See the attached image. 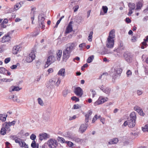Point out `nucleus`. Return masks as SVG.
<instances>
[{"mask_svg": "<svg viewBox=\"0 0 148 148\" xmlns=\"http://www.w3.org/2000/svg\"><path fill=\"white\" fill-rule=\"evenodd\" d=\"M55 58L53 56H49L47 59V61L45 64V67H47L51 64L54 62Z\"/></svg>", "mask_w": 148, "mask_h": 148, "instance_id": "obj_6", "label": "nucleus"}, {"mask_svg": "<svg viewBox=\"0 0 148 148\" xmlns=\"http://www.w3.org/2000/svg\"><path fill=\"white\" fill-rule=\"evenodd\" d=\"M7 130L4 127H2L0 131V134L3 135H5L6 133Z\"/></svg>", "mask_w": 148, "mask_h": 148, "instance_id": "obj_32", "label": "nucleus"}, {"mask_svg": "<svg viewBox=\"0 0 148 148\" xmlns=\"http://www.w3.org/2000/svg\"><path fill=\"white\" fill-rule=\"evenodd\" d=\"M38 104L41 106H43L44 103L42 100L40 98H38Z\"/></svg>", "mask_w": 148, "mask_h": 148, "instance_id": "obj_43", "label": "nucleus"}, {"mask_svg": "<svg viewBox=\"0 0 148 148\" xmlns=\"http://www.w3.org/2000/svg\"><path fill=\"white\" fill-rule=\"evenodd\" d=\"M92 113V112L91 110H89L87 114L85 115V117L86 118H89V116H90Z\"/></svg>", "mask_w": 148, "mask_h": 148, "instance_id": "obj_41", "label": "nucleus"}, {"mask_svg": "<svg viewBox=\"0 0 148 148\" xmlns=\"http://www.w3.org/2000/svg\"><path fill=\"white\" fill-rule=\"evenodd\" d=\"M58 141L60 142L61 143H64L65 142V140L63 138L60 137H58Z\"/></svg>", "mask_w": 148, "mask_h": 148, "instance_id": "obj_40", "label": "nucleus"}, {"mask_svg": "<svg viewBox=\"0 0 148 148\" xmlns=\"http://www.w3.org/2000/svg\"><path fill=\"white\" fill-rule=\"evenodd\" d=\"M135 121L128 118L127 120L124 122L123 125L124 126L128 125L129 127L132 128L135 126Z\"/></svg>", "mask_w": 148, "mask_h": 148, "instance_id": "obj_4", "label": "nucleus"}, {"mask_svg": "<svg viewBox=\"0 0 148 148\" xmlns=\"http://www.w3.org/2000/svg\"><path fill=\"white\" fill-rule=\"evenodd\" d=\"M21 147H24L25 148H28V146L27 144L24 142L22 139L19 141V143H18Z\"/></svg>", "mask_w": 148, "mask_h": 148, "instance_id": "obj_20", "label": "nucleus"}, {"mask_svg": "<svg viewBox=\"0 0 148 148\" xmlns=\"http://www.w3.org/2000/svg\"><path fill=\"white\" fill-rule=\"evenodd\" d=\"M5 23H2L1 24V29H2V28H5L6 27V26L5 25H4Z\"/></svg>", "mask_w": 148, "mask_h": 148, "instance_id": "obj_56", "label": "nucleus"}, {"mask_svg": "<svg viewBox=\"0 0 148 148\" xmlns=\"http://www.w3.org/2000/svg\"><path fill=\"white\" fill-rule=\"evenodd\" d=\"M79 8V6L78 5H77L74 7L73 8L74 9V12H76L77 11L78 9Z\"/></svg>", "mask_w": 148, "mask_h": 148, "instance_id": "obj_53", "label": "nucleus"}, {"mask_svg": "<svg viewBox=\"0 0 148 148\" xmlns=\"http://www.w3.org/2000/svg\"><path fill=\"white\" fill-rule=\"evenodd\" d=\"M10 60V58H8L5 59L4 60V62L5 64H7L8 63Z\"/></svg>", "mask_w": 148, "mask_h": 148, "instance_id": "obj_51", "label": "nucleus"}, {"mask_svg": "<svg viewBox=\"0 0 148 148\" xmlns=\"http://www.w3.org/2000/svg\"><path fill=\"white\" fill-rule=\"evenodd\" d=\"M10 138L15 140V143H19V141L21 140V138H18L16 136L14 135H12L10 136Z\"/></svg>", "mask_w": 148, "mask_h": 148, "instance_id": "obj_27", "label": "nucleus"}, {"mask_svg": "<svg viewBox=\"0 0 148 148\" xmlns=\"http://www.w3.org/2000/svg\"><path fill=\"white\" fill-rule=\"evenodd\" d=\"M72 23V22L71 21L69 23L65 31V34H68L72 31L73 28Z\"/></svg>", "mask_w": 148, "mask_h": 148, "instance_id": "obj_15", "label": "nucleus"}, {"mask_svg": "<svg viewBox=\"0 0 148 148\" xmlns=\"http://www.w3.org/2000/svg\"><path fill=\"white\" fill-rule=\"evenodd\" d=\"M69 90L67 89H65L63 92V95L64 97H65L66 96L67 94L69 93Z\"/></svg>", "mask_w": 148, "mask_h": 148, "instance_id": "obj_42", "label": "nucleus"}, {"mask_svg": "<svg viewBox=\"0 0 148 148\" xmlns=\"http://www.w3.org/2000/svg\"><path fill=\"white\" fill-rule=\"evenodd\" d=\"M12 99L14 102H16L18 103L19 102V100L18 99L17 96L14 95Z\"/></svg>", "mask_w": 148, "mask_h": 148, "instance_id": "obj_44", "label": "nucleus"}, {"mask_svg": "<svg viewBox=\"0 0 148 148\" xmlns=\"http://www.w3.org/2000/svg\"><path fill=\"white\" fill-rule=\"evenodd\" d=\"M76 118V116L75 115H74L72 117L70 116L69 118V120L71 121L74 119H75Z\"/></svg>", "mask_w": 148, "mask_h": 148, "instance_id": "obj_58", "label": "nucleus"}, {"mask_svg": "<svg viewBox=\"0 0 148 148\" xmlns=\"http://www.w3.org/2000/svg\"><path fill=\"white\" fill-rule=\"evenodd\" d=\"M103 92L109 95L110 93V89L108 87L104 89Z\"/></svg>", "mask_w": 148, "mask_h": 148, "instance_id": "obj_36", "label": "nucleus"}, {"mask_svg": "<svg viewBox=\"0 0 148 148\" xmlns=\"http://www.w3.org/2000/svg\"><path fill=\"white\" fill-rule=\"evenodd\" d=\"M35 57L34 52L32 51L30 53L29 55L27 57L26 59V61L28 63L31 62L35 59Z\"/></svg>", "mask_w": 148, "mask_h": 148, "instance_id": "obj_8", "label": "nucleus"}, {"mask_svg": "<svg viewBox=\"0 0 148 148\" xmlns=\"http://www.w3.org/2000/svg\"><path fill=\"white\" fill-rule=\"evenodd\" d=\"M58 75L63 77L65 76V70L64 68H62L60 69L58 73Z\"/></svg>", "mask_w": 148, "mask_h": 148, "instance_id": "obj_24", "label": "nucleus"}, {"mask_svg": "<svg viewBox=\"0 0 148 148\" xmlns=\"http://www.w3.org/2000/svg\"><path fill=\"white\" fill-rule=\"evenodd\" d=\"M48 144L50 148H56L57 145V143L55 139H50L48 141Z\"/></svg>", "mask_w": 148, "mask_h": 148, "instance_id": "obj_5", "label": "nucleus"}, {"mask_svg": "<svg viewBox=\"0 0 148 148\" xmlns=\"http://www.w3.org/2000/svg\"><path fill=\"white\" fill-rule=\"evenodd\" d=\"M97 116H98L96 114L95 115V116L93 118L92 120V123H94L95 122V121L97 120Z\"/></svg>", "mask_w": 148, "mask_h": 148, "instance_id": "obj_50", "label": "nucleus"}, {"mask_svg": "<svg viewBox=\"0 0 148 148\" xmlns=\"http://www.w3.org/2000/svg\"><path fill=\"white\" fill-rule=\"evenodd\" d=\"M10 36L8 34H7L2 38L1 42H5L10 41Z\"/></svg>", "mask_w": 148, "mask_h": 148, "instance_id": "obj_16", "label": "nucleus"}, {"mask_svg": "<svg viewBox=\"0 0 148 148\" xmlns=\"http://www.w3.org/2000/svg\"><path fill=\"white\" fill-rule=\"evenodd\" d=\"M66 143H67L68 145L70 147H72L73 145V143L70 141H68Z\"/></svg>", "mask_w": 148, "mask_h": 148, "instance_id": "obj_48", "label": "nucleus"}, {"mask_svg": "<svg viewBox=\"0 0 148 148\" xmlns=\"http://www.w3.org/2000/svg\"><path fill=\"white\" fill-rule=\"evenodd\" d=\"M56 80L54 78L50 79L46 84V87L49 89H52L54 87V85L58 86L60 85L61 82V79L60 78L58 77L57 82L56 83Z\"/></svg>", "mask_w": 148, "mask_h": 148, "instance_id": "obj_3", "label": "nucleus"}, {"mask_svg": "<svg viewBox=\"0 0 148 148\" xmlns=\"http://www.w3.org/2000/svg\"><path fill=\"white\" fill-rule=\"evenodd\" d=\"M90 91L92 92V97L93 98L95 97V95H96V92L95 90L93 89H91Z\"/></svg>", "mask_w": 148, "mask_h": 148, "instance_id": "obj_55", "label": "nucleus"}, {"mask_svg": "<svg viewBox=\"0 0 148 148\" xmlns=\"http://www.w3.org/2000/svg\"><path fill=\"white\" fill-rule=\"evenodd\" d=\"M114 73L112 72L110 73V75L112 77L116 76V75L120 74L122 72V69L120 68H115L114 69Z\"/></svg>", "mask_w": 148, "mask_h": 148, "instance_id": "obj_9", "label": "nucleus"}, {"mask_svg": "<svg viewBox=\"0 0 148 148\" xmlns=\"http://www.w3.org/2000/svg\"><path fill=\"white\" fill-rule=\"evenodd\" d=\"M123 57L127 62H130L132 59V56L130 52L126 51L123 54Z\"/></svg>", "mask_w": 148, "mask_h": 148, "instance_id": "obj_11", "label": "nucleus"}, {"mask_svg": "<svg viewBox=\"0 0 148 148\" xmlns=\"http://www.w3.org/2000/svg\"><path fill=\"white\" fill-rule=\"evenodd\" d=\"M143 3L144 2L143 0L138 1L136 3V10L141 9L143 5Z\"/></svg>", "mask_w": 148, "mask_h": 148, "instance_id": "obj_21", "label": "nucleus"}, {"mask_svg": "<svg viewBox=\"0 0 148 148\" xmlns=\"http://www.w3.org/2000/svg\"><path fill=\"white\" fill-rule=\"evenodd\" d=\"M71 99L72 100L75 101L76 102L79 101V99L75 96L72 97L71 98Z\"/></svg>", "mask_w": 148, "mask_h": 148, "instance_id": "obj_46", "label": "nucleus"}, {"mask_svg": "<svg viewBox=\"0 0 148 148\" xmlns=\"http://www.w3.org/2000/svg\"><path fill=\"white\" fill-rule=\"evenodd\" d=\"M87 125V124H86L81 125L79 128V132L81 133H84L87 129V126H86Z\"/></svg>", "mask_w": 148, "mask_h": 148, "instance_id": "obj_19", "label": "nucleus"}, {"mask_svg": "<svg viewBox=\"0 0 148 148\" xmlns=\"http://www.w3.org/2000/svg\"><path fill=\"white\" fill-rule=\"evenodd\" d=\"M118 142V139L115 138L110 140L109 142V143L110 144H116Z\"/></svg>", "mask_w": 148, "mask_h": 148, "instance_id": "obj_28", "label": "nucleus"}, {"mask_svg": "<svg viewBox=\"0 0 148 148\" xmlns=\"http://www.w3.org/2000/svg\"><path fill=\"white\" fill-rule=\"evenodd\" d=\"M21 7V5L20 3H17L15 5L14 8H11L10 9V11L12 12H13L15 10H17Z\"/></svg>", "mask_w": 148, "mask_h": 148, "instance_id": "obj_22", "label": "nucleus"}, {"mask_svg": "<svg viewBox=\"0 0 148 148\" xmlns=\"http://www.w3.org/2000/svg\"><path fill=\"white\" fill-rule=\"evenodd\" d=\"M136 40V38L135 36H133L131 39V41L133 42H135Z\"/></svg>", "mask_w": 148, "mask_h": 148, "instance_id": "obj_62", "label": "nucleus"}, {"mask_svg": "<svg viewBox=\"0 0 148 148\" xmlns=\"http://www.w3.org/2000/svg\"><path fill=\"white\" fill-rule=\"evenodd\" d=\"M36 137V136L34 134H32L30 136V138L33 140L35 139Z\"/></svg>", "mask_w": 148, "mask_h": 148, "instance_id": "obj_47", "label": "nucleus"}, {"mask_svg": "<svg viewBox=\"0 0 148 148\" xmlns=\"http://www.w3.org/2000/svg\"><path fill=\"white\" fill-rule=\"evenodd\" d=\"M94 56L93 55L89 57L87 60V62L88 63H91L94 59Z\"/></svg>", "mask_w": 148, "mask_h": 148, "instance_id": "obj_34", "label": "nucleus"}, {"mask_svg": "<svg viewBox=\"0 0 148 148\" xmlns=\"http://www.w3.org/2000/svg\"><path fill=\"white\" fill-rule=\"evenodd\" d=\"M134 109L140 115L143 116L145 114L143 112V110L141 108L139 107L136 106L134 107Z\"/></svg>", "mask_w": 148, "mask_h": 148, "instance_id": "obj_17", "label": "nucleus"}, {"mask_svg": "<svg viewBox=\"0 0 148 148\" xmlns=\"http://www.w3.org/2000/svg\"><path fill=\"white\" fill-rule=\"evenodd\" d=\"M108 98L107 97L105 98L102 97H100L94 103L95 106L103 103L108 101Z\"/></svg>", "mask_w": 148, "mask_h": 148, "instance_id": "obj_7", "label": "nucleus"}, {"mask_svg": "<svg viewBox=\"0 0 148 148\" xmlns=\"http://www.w3.org/2000/svg\"><path fill=\"white\" fill-rule=\"evenodd\" d=\"M20 51V46L18 45L15 46L13 48L12 53L14 54H16Z\"/></svg>", "mask_w": 148, "mask_h": 148, "instance_id": "obj_18", "label": "nucleus"}, {"mask_svg": "<svg viewBox=\"0 0 148 148\" xmlns=\"http://www.w3.org/2000/svg\"><path fill=\"white\" fill-rule=\"evenodd\" d=\"M75 136V135H73L72 134H71L69 133H68L67 134L68 137L70 139H71L72 140H73Z\"/></svg>", "mask_w": 148, "mask_h": 148, "instance_id": "obj_39", "label": "nucleus"}, {"mask_svg": "<svg viewBox=\"0 0 148 148\" xmlns=\"http://www.w3.org/2000/svg\"><path fill=\"white\" fill-rule=\"evenodd\" d=\"M76 45L75 43L70 42L66 45L65 49L63 52L62 59L64 62H66L71 56V53L75 49Z\"/></svg>", "mask_w": 148, "mask_h": 148, "instance_id": "obj_1", "label": "nucleus"}, {"mask_svg": "<svg viewBox=\"0 0 148 148\" xmlns=\"http://www.w3.org/2000/svg\"><path fill=\"white\" fill-rule=\"evenodd\" d=\"M141 44H142V45H143L145 47H147L148 46V45L147 44L146 42L144 41L142 42Z\"/></svg>", "mask_w": 148, "mask_h": 148, "instance_id": "obj_59", "label": "nucleus"}, {"mask_svg": "<svg viewBox=\"0 0 148 148\" xmlns=\"http://www.w3.org/2000/svg\"><path fill=\"white\" fill-rule=\"evenodd\" d=\"M81 108V106H79L78 104L77 105H74L73 106V108L74 109H79Z\"/></svg>", "mask_w": 148, "mask_h": 148, "instance_id": "obj_49", "label": "nucleus"}, {"mask_svg": "<svg viewBox=\"0 0 148 148\" xmlns=\"http://www.w3.org/2000/svg\"><path fill=\"white\" fill-rule=\"evenodd\" d=\"M102 9L103 10L104 13L101 12L100 14L103 15L104 14L107 13L108 10V8L106 6H103L102 7Z\"/></svg>", "mask_w": 148, "mask_h": 148, "instance_id": "obj_29", "label": "nucleus"}, {"mask_svg": "<svg viewBox=\"0 0 148 148\" xmlns=\"http://www.w3.org/2000/svg\"><path fill=\"white\" fill-rule=\"evenodd\" d=\"M93 34V32L92 31H90L88 38V40L90 42L92 40Z\"/></svg>", "mask_w": 148, "mask_h": 148, "instance_id": "obj_31", "label": "nucleus"}, {"mask_svg": "<svg viewBox=\"0 0 148 148\" xmlns=\"http://www.w3.org/2000/svg\"><path fill=\"white\" fill-rule=\"evenodd\" d=\"M62 51L61 50H59L56 53L57 58L58 60L60 61L62 55Z\"/></svg>", "mask_w": 148, "mask_h": 148, "instance_id": "obj_26", "label": "nucleus"}, {"mask_svg": "<svg viewBox=\"0 0 148 148\" xmlns=\"http://www.w3.org/2000/svg\"><path fill=\"white\" fill-rule=\"evenodd\" d=\"M143 93L142 90H138L137 91V94L138 95H141Z\"/></svg>", "mask_w": 148, "mask_h": 148, "instance_id": "obj_63", "label": "nucleus"}, {"mask_svg": "<svg viewBox=\"0 0 148 148\" xmlns=\"http://www.w3.org/2000/svg\"><path fill=\"white\" fill-rule=\"evenodd\" d=\"M45 20V18L42 15L39 16L38 18V23L40 27H41L42 29H43L45 28V27L44 25Z\"/></svg>", "mask_w": 148, "mask_h": 148, "instance_id": "obj_10", "label": "nucleus"}, {"mask_svg": "<svg viewBox=\"0 0 148 148\" xmlns=\"http://www.w3.org/2000/svg\"><path fill=\"white\" fill-rule=\"evenodd\" d=\"M74 92L79 97H81L83 94V91L82 89L80 87L76 88Z\"/></svg>", "mask_w": 148, "mask_h": 148, "instance_id": "obj_12", "label": "nucleus"}, {"mask_svg": "<svg viewBox=\"0 0 148 148\" xmlns=\"http://www.w3.org/2000/svg\"><path fill=\"white\" fill-rule=\"evenodd\" d=\"M6 71H7V70H6V69L5 68L3 67H0V73L3 74H6Z\"/></svg>", "mask_w": 148, "mask_h": 148, "instance_id": "obj_35", "label": "nucleus"}, {"mask_svg": "<svg viewBox=\"0 0 148 148\" xmlns=\"http://www.w3.org/2000/svg\"><path fill=\"white\" fill-rule=\"evenodd\" d=\"M7 115L3 114H0V120L2 122H5L6 120Z\"/></svg>", "mask_w": 148, "mask_h": 148, "instance_id": "obj_30", "label": "nucleus"}, {"mask_svg": "<svg viewBox=\"0 0 148 148\" xmlns=\"http://www.w3.org/2000/svg\"><path fill=\"white\" fill-rule=\"evenodd\" d=\"M21 89L18 86H12L9 89V91L10 92L14 91H18Z\"/></svg>", "mask_w": 148, "mask_h": 148, "instance_id": "obj_23", "label": "nucleus"}, {"mask_svg": "<svg viewBox=\"0 0 148 148\" xmlns=\"http://www.w3.org/2000/svg\"><path fill=\"white\" fill-rule=\"evenodd\" d=\"M73 140L75 141V142L77 143L80 142L81 141V139L76 137L75 136L74 138H73Z\"/></svg>", "mask_w": 148, "mask_h": 148, "instance_id": "obj_38", "label": "nucleus"}, {"mask_svg": "<svg viewBox=\"0 0 148 148\" xmlns=\"http://www.w3.org/2000/svg\"><path fill=\"white\" fill-rule=\"evenodd\" d=\"M5 125L4 127L5 128V129L7 130L8 131L10 132V126H9L8 124L7 123V122H5L4 124H3V125Z\"/></svg>", "mask_w": 148, "mask_h": 148, "instance_id": "obj_33", "label": "nucleus"}, {"mask_svg": "<svg viewBox=\"0 0 148 148\" xmlns=\"http://www.w3.org/2000/svg\"><path fill=\"white\" fill-rule=\"evenodd\" d=\"M125 21L127 23H130L131 22V20L129 18H126L125 19Z\"/></svg>", "mask_w": 148, "mask_h": 148, "instance_id": "obj_60", "label": "nucleus"}, {"mask_svg": "<svg viewBox=\"0 0 148 148\" xmlns=\"http://www.w3.org/2000/svg\"><path fill=\"white\" fill-rule=\"evenodd\" d=\"M128 7L129 8V12L128 13V15L130 16L133 13L132 11L134 10L135 8V4L133 3H130L128 4Z\"/></svg>", "mask_w": 148, "mask_h": 148, "instance_id": "obj_13", "label": "nucleus"}, {"mask_svg": "<svg viewBox=\"0 0 148 148\" xmlns=\"http://www.w3.org/2000/svg\"><path fill=\"white\" fill-rule=\"evenodd\" d=\"M128 118L136 121V116L135 112H131L130 114L129 118Z\"/></svg>", "mask_w": 148, "mask_h": 148, "instance_id": "obj_25", "label": "nucleus"}, {"mask_svg": "<svg viewBox=\"0 0 148 148\" xmlns=\"http://www.w3.org/2000/svg\"><path fill=\"white\" fill-rule=\"evenodd\" d=\"M16 123V121H13L12 122H7V123L8 124L9 126H11L12 125H14Z\"/></svg>", "mask_w": 148, "mask_h": 148, "instance_id": "obj_45", "label": "nucleus"}, {"mask_svg": "<svg viewBox=\"0 0 148 148\" xmlns=\"http://www.w3.org/2000/svg\"><path fill=\"white\" fill-rule=\"evenodd\" d=\"M132 73L131 71L129 70H128L126 73V74L127 77H129L130 75H132Z\"/></svg>", "mask_w": 148, "mask_h": 148, "instance_id": "obj_57", "label": "nucleus"}, {"mask_svg": "<svg viewBox=\"0 0 148 148\" xmlns=\"http://www.w3.org/2000/svg\"><path fill=\"white\" fill-rule=\"evenodd\" d=\"M86 44L85 43L81 44L79 45V47L80 48H83L86 47Z\"/></svg>", "mask_w": 148, "mask_h": 148, "instance_id": "obj_54", "label": "nucleus"}, {"mask_svg": "<svg viewBox=\"0 0 148 148\" xmlns=\"http://www.w3.org/2000/svg\"><path fill=\"white\" fill-rule=\"evenodd\" d=\"M18 64H17L16 65H14L10 67V68L12 69H16L17 66V65H18Z\"/></svg>", "mask_w": 148, "mask_h": 148, "instance_id": "obj_61", "label": "nucleus"}, {"mask_svg": "<svg viewBox=\"0 0 148 148\" xmlns=\"http://www.w3.org/2000/svg\"><path fill=\"white\" fill-rule=\"evenodd\" d=\"M31 146L32 147H36V142L35 140H33L31 145Z\"/></svg>", "mask_w": 148, "mask_h": 148, "instance_id": "obj_52", "label": "nucleus"}, {"mask_svg": "<svg viewBox=\"0 0 148 148\" xmlns=\"http://www.w3.org/2000/svg\"><path fill=\"white\" fill-rule=\"evenodd\" d=\"M142 129L143 132H148V124H146L144 127H142Z\"/></svg>", "mask_w": 148, "mask_h": 148, "instance_id": "obj_37", "label": "nucleus"}, {"mask_svg": "<svg viewBox=\"0 0 148 148\" xmlns=\"http://www.w3.org/2000/svg\"><path fill=\"white\" fill-rule=\"evenodd\" d=\"M39 139L40 140H42L43 139H45L47 138H49L50 135L45 133H43L39 135Z\"/></svg>", "mask_w": 148, "mask_h": 148, "instance_id": "obj_14", "label": "nucleus"}, {"mask_svg": "<svg viewBox=\"0 0 148 148\" xmlns=\"http://www.w3.org/2000/svg\"><path fill=\"white\" fill-rule=\"evenodd\" d=\"M114 32L115 30L114 29L111 30L110 32L106 44V46L108 48H111L113 47L114 42L113 38L115 37Z\"/></svg>", "mask_w": 148, "mask_h": 148, "instance_id": "obj_2", "label": "nucleus"}, {"mask_svg": "<svg viewBox=\"0 0 148 148\" xmlns=\"http://www.w3.org/2000/svg\"><path fill=\"white\" fill-rule=\"evenodd\" d=\"M143 12L145 13H148V5H147V8L143 10Z\"/></svg>", "mask_w": 148, "mask_h": 148, "instance_id": "obj_64", "label": "nucleus"}]
</instances>
